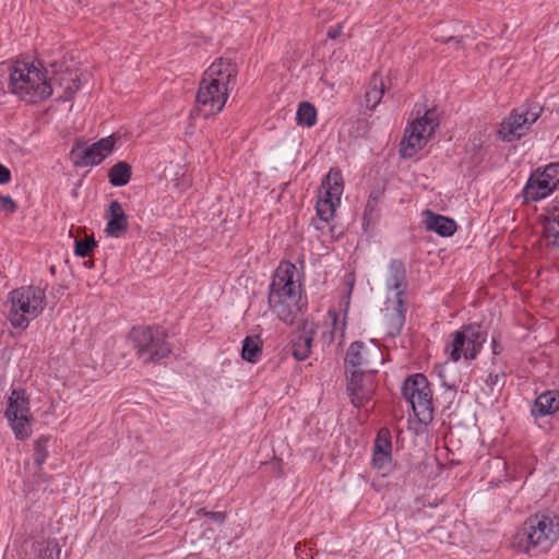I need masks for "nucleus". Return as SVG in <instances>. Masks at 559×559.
<instances>
[{"instance_id":"nucleus-3","label":"nucleus","mask_w":559,"mask_h":559,"mask_svg":"<svg viewBox=\"0 0 559 559\" xmlns=\"http://www.w3.org/2000/svg\"><path fill=\"white\" fill-rule=\"evenodd\" d=\"M559 538V516L551 512L530 515L518 528L512 546L530 556L548 552Z\"/></svg>"},{"instance_id":"nucleus-35","label":"nucleus","mask_w":559,"mask_h":559,"mask_svg":"<svg viewBox=\"0 0 559 559\" xmlns=\"http://www.w3.org/2000/svg\"><path fill=\"white\" fill-rule=\"evenodd\" d=\"M343 32L342 25L331 26L328 31V37L331 39L337 38Z\"/></svg>"},{"instance_id":"nucleus-2","label":"nucleus","mask_w":559,"mask_h":559,"mask_svg":"<svg viewBox=\"0 0 559 559\" xmlns=\"http://www.w3.org/2000/svg\"><path fill=\"white\" fill-rule=\"evenodd\" d=\"M237 75V67L219 58L204 72L197 94V112L203 118L219 114L229 97Z\"/></svg>"},{"instance_id":"nucleus-28","label":"nucleus","mask_w":559,"mask_h":559,"mask_svg":"<svg viewBox=\"0 0 559 559\" xmlns=\"http://www.w3.org/2000/svg\"><path fill=\"white\" fill-rule=\"evenodd\" d=\"M373 452L392 454L391 432L388 428H381L373 444Z\"/></svg>"},{"instance_id":"nucleus-7","label":"nucleus","mask_w":559,"mask_h":559,"mask_svg":"<svg viewBox=\"0 0 559 559\" xmlns=\"http://www.w3.org/2000/svg\"><path fill=\"white\" fill-rule=\"evenodd\" d=\"M486 340L487 334L480 330V326L466 324L449 335L444 350L449 359L454 362L461 358L473 360L481 352Z\"/></svg>"},{"instance_id":"nucleus-38","label":"nucleus","mask_w":559,"mask_h":559,"mask_svg":"<svg viewBox=\"0 0 559 559\" xmlns=\"http://www.w3.org/2000/svg\"><path fill=\"white\" fill-rule=\"evenodd\" d=\"M445 43H455V44H460L462 41L461 38L459 37H449L444 40Z\"/></svg>"},{"instance_id":"nucleus-12","label":"nucleus","mask_w":559,"mask_h":559,"mask_svg":"<svg viewBox=\"0 0 559 559\" xmlns=\"http://www.w3.org/2000/svg\"><path fill=\"white\" fill-rule=\"evenodd\" d=\"M538 104H526L513 109L500 123L498 134L502 141L512 142L524 136L542 115Z\"/></svg>"},{"instance_id":"nucleus-5","label":"nucleus","mask_w":559,"mask_h":559,"mask_svg":"<svg viewBox=\"0 0 559 559\" xmlns=\"http://www.w3.org/2000/svg\"><path fill=\"white\" fill-rule=\"evenodd\" d=\"M46 305V285L21 286L9 294L8 320L14 329L24 331L43 313Z\"/></svg>"},{"instance_id":"nucleus-18","label":"nucleus","mask_w":559,"mask_h":559,"mask_svg":"<svg viewBox=\"0 0 559 559\" xmlns=\"http://www.w3.org/2000/svg\"><path fill=\"white\" fill-rule=\"evenodd\" d=\"M542 242L549 250L559 253V200H552L543 214Z\"/></svg>"},{"instance_id":"nucleus-9","label":"nucleus","mask_w":559,"mask_h":559,"mask_svg":"<svg viewBox=\"0 0 559 559\" xmlns=\"http://www.w3.org/2000/svg\"><path fill=\"white\" fill-rule=\"evenodd\" d=\"M405 400L412 405L415 416L421 424H429L433 418L432 392L428 379L416 373L407 378L402 386Z\"/></svg>"},{"instance_id":"nucleus-19","label":"nucleus","mask_w":559,"mask_h":559,"mask_svg":"<svg viewBox=\"0 0 559 559\" xmlns=\"http://www.w3.org/2000/svg\"><path fill=\"white\" fill-rule=\"evenodd\" d=\"M423 217L425 228L429 231L436 233L441 237H450L457 229V225L454 219L441 214L433 213L430 210L424 211Z\"/></svg>"},{"instance_id":"nucleus-4","label":"nucleus","mask_w":559,"mask_h":559,"mask_svg":"<svg viewBox=\"0 0 559 559\" xmlns=\"http://www.w3.org/2000/svg\"><path fill=\"white\" fill-rule=\"evenodd\" d=\"M9 69V87L21 99L37 103L52 94L46 71L39 63L27 59H17Z\"/></svg>"},{"instance_id":"nucleus-31","label":"nucleus","mask_w":559,"mask_h":559,"mask_svg":"<svg viewBox=\"0 0 559 559\" xmlns=\"http://www.w3.org/2000/svg\"><path fill=\"white\" fill-rule=\"evenodd\" d=\"M392 461V454L390 453H381V452H373L372 455V464L373 467L385 473L391 465Z\"/></svg>"},{"instance_id":"nucleus-25","label":"nucleus","mask_w":559,"mask_h":559,"mask_svg":"<svg viewBox=\"0 0 559 559\" xmlns=\"http://www.w3.org/2000/svg\"><path fill=\"white\" fill-rule=\"evenodd\" d=\"M313 337L309 333L298 335L293 342V356L297 360H305L311 353Z\"/></svg>"},{"instance_id":"nucleus-22","label":"nucleus","mask_w":559,"mask_h":559,"mask_svg":"<svg viewBox=\"0 0 559 559\" xmlns=\"http://www.w3.org/2000/svg\"><path fill=\"white\" fill-rule=\"evenodd\" d=\"M386 88L385 82L378 73L373 74L369 81L365 99L367 107L374 109L380 104Z\"/></svg>"},{"instance_id":"nucleus-42","label":"nucleus","mask_w":559,"mask_h":559,"mask_svg":"<svg viewBox=\"0 0 559 559\" xmlns=\"http://www.w3.org/2000/svg\"><path fill=\"white\" fill-rule=\"evenodd\" d=\"M186 181V185L188 186L190 183V180L189 179H185Z\"/></svg>"},{"instance_id":"nucleus-32","label":"nucleus","mask_w":559,"mask_h":559,"mask_svg":"<svg viewBox=\"0 0 559 559\" xmlns=\"http://www.w3.org/2000/svg\"><path fill=\"white\" fill-rule=\"evenodd\" d=\"M338 313L335 310H329L326 314V322L332 325L331 334L334 336L335 334H340L341 337L344 336L345 332V323H340Z\"/></svg>"},{"instance_id":"nucleus-40","label":"nucleus","mask_w":559,"mask_h":559,"mask_svg":"<svg viewBox=\"0 0 559 559\" xmlns=\"http://www.w3.org/2000/svg\"><path fill=\"white\" fill-rule=\"evenodd\" d=\"M489 378H491V381H495V379H498V376H495V378H492V374H489Z\"/></svg>"},{"instance_id":"nucleus-30","label":"nucleus","mask_w":559,"mask_h":559,"mask_svg":"<svg viewBox=\"0 0 559 559\" xmlns=\"http://www.w3.org/2000/svg\"><path fill=\"white\" fill-rule=\"evenodd\" d=\"M96 246V242L94 240L93 237H84L83 239H80V240H76L75 241V254L79 255V257H87L92 250L94 249V247Z\"/></svg>"},{"instance_id":"nucleus-41","label":"nucleus","mask_w":559,"mask_h":559,"mask_svg":"<svg viewBox=\"0 0 559 559\" xmlns=\"http://www.w3.org/2000/svg\"><path fill=\"white\" fill-rule=\"evenodd\" d=\"M489 378H491V381H495V379H498V376H495V378H492V374H489Z\"/></svg>"},{"instance_id":"nucleus-20","label":"nucleus","mask_w":559,"mask_h":559,"mask_svg":"<svg viewBox=\"0 0 559 559\" xmlns=\"http://www.w3.org/2000/svg\"><path fill=\"white\" fill-rule=\"evenodd\" d=\"M128 228V217L118 201H111L107 211L105 231L108 236L119 238Z\"/></svg>"},{"instance_id":"nucleus-24","label":"nucleus","mask_w":559,"mask_h":559,"mask_svg":"<svg viewBox=\"0 0 559 559\" xmlns=\"http://www.w3.org/2000/svg\"><path fill=\"white\" fill-rule=\"evenodd\" d=\"M131 175V166L127 162H119L109 169L108 179L114 187H122L130 181Z\"/></svg>"},{"instance_id":"nucleus-6","label":"nucleus","mask_w":559,"mask_h":559,"mask_svg":"<svg viewBox=\"0 0 559 559\" xmlns=\"http://www.w3.org/2000/svg\"><path fill=\"white\" fill-rule=\"evenodd\" d=\"M343 191L342 171L337 168H331L319 188L316 206L318 219H313L316 229L323 230L325 225L333 219L336 209L341 204Z\"/></svg>"},{"instance_id":"nucleus-33","label":"nucleus","mask_w":559,"mask_h":559,"mask_svg":"<svg viewBox=\"0 0 559 559\" xmlns=\"http://www.w3.org/2000/svg\"><path fill=\"white\" fill-rule=\"evenodd\" d=\"M16 210V204L9 195H0V212L13 213Z\"/></svg>"},{"instance_id":"nucleus-17","label":"nucleus","mask_w":559,"mask_h":559,"mask_svg":"<svg viewBox=\"0 0 559 559\" xmlns=\"http://www.w3.org/2000/svg\"><path fill=\"white\" fill-rule=\"evenodd\" d=\"M376 373L352 372L348 378L347 391L355 407H361L372 399L376 391Z\"/></svg>"},{"instance_id":"nucleus-27","label":"nucleus","mask_w":559,"mask_h":559,"mask_svg":"<svg viewBox=\"0 0 559 559\" xmlns=\"http://www.w3.org/2000/svg\"><path fill=\"white\" fill-rule=\"evenodd\" d=\"M36 559H60L61 549L57 542H39L34 545Z\"/></svg>"},{"instance_id":"nucleus-16","label":"nucleus","mask_w":559,"mask_h":559,"mask_svg":"<svg viewBox=\"0 0 559 559\" xmlns=\"http://www.w3.org/2000/svg\"><path fill=\"white\" fill-rule=\"evenodd\" d=\"M117 138L115 134H111L88 146L74 147L71 152L74 164L81 167L99 165L107 156L112 153Z\"/></svg>"},{"instance_id":"nucleus-34","label":"nucleus","mask_w":559,"mask_h":559,"mask_svg":"<svg viewBox=\"0 0 559 559\" xmlns=\"http://www.w3.org/2000/svg\"><path fill=\"white\" fill-rule=\"evenodd\" d=\"M11 179V173L10 170L0 164V185L8 183Z\"/></svg>"},{"instance_id":"nucleus-15","label":"nucleus","mask_w":559,"mask_h":559,"mask_svg":"<svg viewBox=\"0 0 559 559\" xmlns=\"http://www.w3.org/2000/svg\"><path fill=\"white\" fill-rule=\"evenodd\" d=\"M559 185V163H550L543 169L534 171L524 189L526 200L539 201L551 194Z\"/></svg>"},{"instance_id":"nucleus-11","label":"nucleus","mask_w":559,"mask_h":559,"mask_svg":"<svg viewBox=\"0 0 559 559\" xmlns=\"http://www.w3.org/2000/svg\"><path fill=\"white\" fill-rule=\"evenodd\" d=\"M437 127V115L432 110H427L423 117L416 118L405 128L400 148L401 155L405 158L414 157L426 146Z\"/></svg>"},{"instance_id":"nucleus-1","label":"nucleus","mask_w":559,"mask_h":559,"mask_svg":"<svg viewBox=\"0 0 559 559\" xmlns=\"http://www.w3.org/2000/svg\"><path fill=\"white\" fill-rule=\"evenodd\" d=\"M269 305L276 317L294 324L306 307L302 286L295 264L281 262L276 267L269 293Z\"/></svg>"},{"instance_id":"nucleus-29","label":"nucleus","mask_w":559,"mask_h":559,"mask_svg":"<svg viewBox=\"0 0 559 559\" xmlns=\"http://www.w3.org/2000/svg\"><path fill=\"white\" fill-rule=\"evenodd\" d=\"M50 437L41 436L34 443V460L37 465H43L48 457V443Z\"/></svg>"},{"instance_id":"nucleus-37","label":"nucleus","mask_w":559,"mask_h":559,"mask_svg":"<svg viewBox=\"0 0 559 559\" xmlns=\"http://www.w3.org/2000/svg\"><path fill=\"white\" fill-rule=\"evenodd\" d=\"M491 345H492V352L495 355H498L500 354V346L498 345L497 341L495 337H492V342H491Z\"/></svg>"},{"instance_id":"nucleus-39","label":"nucleus","mask_w":559,"mask_h":559,"mask_svg":"<svg viewBox=\"0 0 559 559\" xmlns=\"http://www.w3.org/2000/svg\"><path fill=\"white\" fill-rule=\"evenodd\" d=\"M489 378H491V381H495V379H498V376H495V378H492V374H489Z\"/></svg>"},{"instance_id":"nucleus-36","label":"nucleus","mask_w":559,"mask_h":559,"mask_svg":"<svg viewBox=\"0 0 559 559\" xmlns=\"http://www.w3.org/2000/svg\"><path fill=\"white\" fill-rule=\"evenodd\" d=\"M206 515H209L217 523H223L225 520V515L222 512H207Z\"/></svg>"},{"instance_id":"nucleus-13","label":"nucleus","mask_w":559,"mask_h":559,"mask_svg":"<svg viewBox=\"0 0 559 559\" xmlns=\"http://www.w3.org/2000/svg\"><path fill=\"white\" fill-rule=\"evenodd\" d=\"M4 415L16 439L26 440L32 435L29 402L24 391L11 392Z\"/></svg>"},{"instance_id":"nucleus-8","label":"nucleus","mask_w":559,"mask_h":559,"mask_svg":"<svg viewBox=\"0 0 559 559\" xmlns=\"http://www.w3.org/2000/svg\"><path fill=\"white\" fill-rule=\"evenodd\" d=\"M130 337L136 349L138 358L144 364L159 361L171 353L164 332L158 328H134L130 333Z\"/></svg>"},{"instance_id":"nucleus-26","label":"nucleus","mask_w":559,"mask_h":559,"mask_svg":"<svg viewBox=\"0 0 559 559\" xmlns=\"http://www.w3.org/2000/svg\"><path fill=\"white\" fill-rule=\"evenodd\" d=\"M296 120L299 126L310 128L317 122V109L308 102L298 105Z\"/></svg>"},{"instance_id":"nucleus-23","label":"nucleus","mask_w":559,"mask_h":559,"mask_svg":"<svg viewBox=\"0 0 559 559\" xmlns=\"http://www.w3.org/2000/svg\"><path fill=\"white\" fill-rule=\"evenodd\" d=\"M263 342L258 335L247 336L242 341L241 357L243 360L257 364L262 355Z\"/></svg>"},{"instance_id":"nucleus-14","label":"nucleus","mask_w":559,"mask_h":559,"mask_svg":"<svg viewBox=\"0 0 559 559\" xmlns=\"http://www.w3.org/2000/svg\"><path fill=\"white\" fill-rule=\"evenodd\" d=\"M385 283L389 294H393L391 320L394 321L396 330L400 331L405 319L403 295L407 287L406 270L401 261L392 260L390 262Z\"/></svg>"},{"instance_id":"nucleus-21","label":"nucleus","mask_w":559,"mask_h":559,"mask_svg":"<svg viewBox=\"0 0 559 559\" xmlns=\"http://www.w3.org/2000/svg\"><path fill=\"white\" fill-rule=\"evenodd\" d=\"M557 411H559V391L549 390L536 397L531 413L535 417H544L552 415Z\"/></svg>"},{"instance_id":"nucleus-10","label":"nucleus","mask_w":559,"mask_h":559,"mask_svg":"<svg viewBox=\"0 0 559 559\" xmlns=\"http://www.w3.org/2000/svg\"><path fill=\"white\" fill-rule=\"evenodd\" d=\"M385 361L382 348L373 343L354 342L345 356L346 371L357 373H377L379 366Z\"/></svg>"}]
</instances>
